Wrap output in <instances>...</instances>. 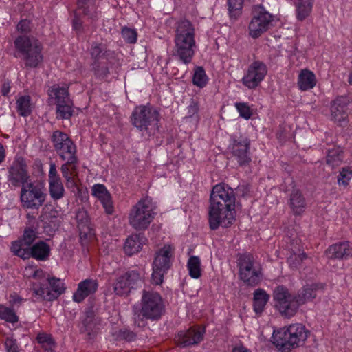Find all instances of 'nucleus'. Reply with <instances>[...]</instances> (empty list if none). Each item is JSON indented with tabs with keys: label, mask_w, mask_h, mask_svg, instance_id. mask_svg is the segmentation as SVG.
Segmentation results:
<instances>
[{
	"label": "nucleus",
	"mask_w": 352,
	"mask_h": 352,
	"mask_svg": "<svg viewBox=\"0 0 352 352\" xmlns=\"http://www.w3.org/2000/svg\"><path fill=\"white\" fill-rule=\"evenodd\" d=\"M50 251L49 245L43 241H40L31 246L30 257L43 261L49 256Z\"/></svg>",
	"instance_id": "33"
},
{
	"label": "nucleus",
	"mask_w": 352,
	"mask_h": 352,
	"mask_svg": "<svg viewBox=\"0 0 352 352\" xmlns=\"http://www.w3.org/2000/svg\"><path fill=\"white\" fill-rule=\"evenodd\" d=\"M243 3V0H228V10L231 18L236 19L240 16Z\"/></svg>",
	"instance_id": "41"
},
{
	"label": "nucleus",
	"mask_w": 352,
	"mask_h": 352,
	"mask_svg": "<svg viewBox=\"0 0 352 352\" xmlns=\"http://www.w3.org/2000/svg\"><path fill=\"white\" fill-rule=\"evenodd\" d=\"M236 197L234 190L226 184L215 185L211 191L208 207L210 228H227L234 220Z\"/></svg>",
	"instance_id": "1"
},
{
	"label": "nucleus",
	"mask_w": 352,
	"mask_h": 352,
	"mask_svg": "<svg viewBox=\"0 0 352 352\" xmlns=\"http://www.w3.org/2000/svg\"><path fill=\"white\" fill-rule=\"evenodd\" d=\"M208 76L202 67H197L195 69L192 82L199 88L204 87L208 83Z\"/></svg>",
	"instance_id": "39"
},
{
	"label": "nucleus",
	"mask_w": 352,
	"mask_h": 352,
	"mask_svg": "<svg viewBox=\"0 0 352 352\" xmlns=\"http://www.w3.org/2000/svg\"><path fill=\"white\" fill-rule=\"evenodd\" d=\"M164 303L162 296L157 292L143 291L141 300V309L135 314V323L138 327H144V319L159 320L164 312Z\"/></svg>",
	"instance_id": "5"
},
{
	"label": "nucleus",
	"mask_w": 352,
	"mask_h": 352,
	"mask_svg": "<svg viewBox=\"0 0 352 352\" xmlns=\"http://www.w3.org/2000/svg\"><path fill=\"white\" fill-rule=\"evenodd\" d=\"M11 86L9 81H5L1 86V94L3 96H7L10 91Z\"/></svg>",
	"instance_id": "53"
},
{
	"label": "nucleus",
	"mask_w": 352,
	"mask_h": 352,
	"mask_svg": "<svg viewBox=\"0 0 352 352\" xmlns=\"http://www.w3.org/2000/svg\"><path fill=\"white\" fill-rule=\"evenodd\" d=\"M240 278L247 285L255 286L262 278L261 268L250 254H241L237 260Z\"/></svg>",
	"instance_id": "9"
},
{
	"label": "nucleus",
	"mask_w": 352,
	"mask_h": 352,
	"mask_svg": "<svg viewBox=\"0 0 352 352\" xmlns=\"http://www.w3.org/2000/svg\"><path fill=\"white\" fill-rule=\"evenodd\" d=\"M6 352H19V346L16 340L12 338H7L4 343Z\"/></svg>",
	"instance_id": "49"
},
{
	"label": "nucleus",
	"mask_w": 352,
	"mask_h": 352,
	"mask_svg": "<svg viewBox=\"0 0 352 352\" xmlns=\"http://www.w3.org/2000/svg\"><path fill=\"white\" fill-rule=\"evenodd\" d=\"M52 142L55 151L62 160L72 162L77 158L76 146L67 134L56 131L52 136Z\"/></svg>",
	"instance_id": "13"
},
{
	"label": "nucleus",
	"mask_w": 352,
	"mask_h": 352,
	"mask_svg": "<svg viewBox=\"0 0 352 352\" xmlns=\"http://www.w3.org/2000/svg\"><path fill=\"white\" fill-rule=\"evenodd\" d=\"M124 41L129 43H135L137 41L138 34L135 30L124 27L121 32Z\"/></svg>",
	"instance_id": "45"
},
{
	"label": "nucleus",
	"mask_w": 352,
	"mask_h": 352,
	"mask_svg": "<svg viewBox=\"0 0 352 352\" xmlns=\"http://www.w3.org/2000/svg\"><path fill=\"white\" fill-rule=\"evenodd\" d=\"M45 189L41 184L29 182L22 185L20 199L23 208L38 209L45 202Z\"/></svg>",
	"instance_id": "10"
},
{
	"label": "nucleus",
	"mask_w": 352,
	"mask_h": 352,
	"mask_svg": "<svg viewBox=\"0 0 352 352\" xmlns=\"http://www.w3.org/2000/svg\"><path fill=\"white\" fill-rule=\"evenodd\" d=\"M250 140L245 137L234 138L229 146L231 158L236 160L239 165L245 166L251 161L250 156Z\"/></svg>",
	"instance_id": "14"
},
{
	"label": "nucleus",
	"mask_w": 352,
	"mask_h": 352,
	"mask_svg": "<svg viewBox=\"0 0 352 352\" xmlns=\"http://www.w3.org/2000/svg\"><path fill=\"white\" fill-rule=\"evenodd\" d=\"M16 111L21 116L30 115L34 109V103L29 95H19L16 102Z\"/></svg>",
	"instance_id": "28"
},
{
	"label": "nucleus",
	"mask_w": 352,
	"mask_h": 352,
	"mask_svg": "<svg viewBox=\"0 0 352 352\" xmlns=\"http://www.w3.org/2000/svg\"><path fill=\"white\" fill-rule=\"evenodd\" d=\"M0 318L11 323L17 322L19 319L15 312L10 308L0 305Z\"/></svg>",
	"instance_id": "42"
},
{
	"label": "nucleus",
	"mask_w": 352,
	"mask_h": 352,
	"mask_svg": "<svg viewBox=\"0 0 352 352\" xmlns=\"http://www.w3.org/2000/svg\"><path fill=\"white\" fill-rule=\"evenodd\" d=\"M145 242L146 239L143 235L132 234L126 239L124 245V250L127 255L131 256L139 252Z\"/></svg>",
	"instance_id": "25"
},
{
	"label": "nucleus",
	"mask_w": 352,
	"mask_h": 352,
	"mask_svg": "<svg viewBox=\"0 0 352 352\" xmlns=\"http://www.w3.org/2000/svg\"><path fill=\"white\" fill-rule=\"evenodd\" d=\"M317 82L314 73L309 69H302L298 77V86L301 91H308L313 89Z\"/></svg>",
	"instance_id": "27"
},
{
	"label": "nucleus",
	"mask_w": 352,
	"mask_h": 352,
	"mask_svg": "<svg viewBox=\"0 0 352 352\" xmlns=\"http://www.w3.org/2000/svg\"><path fill=\"white\" fill-rule=\"evenodd\" d=\"M349 82L351 85H352V72L349 74Z\"/></svg>",
	"instance_id": "60"
},
{
	"label": "nucleus",
	"mask_w": 352,
	"mask_h": 352,
	"mask_svg": "<svg viewBox=\"0 0 352 352\" xmlns=\"http://www.w3.org/2000/svg\"><path fill=\"white\" fill-rule=\"evenodd\" d=\"M8 180L12 185L19 186L28 182L29 175L27 170V165L24 159L17 157L14 159L8 170Z\"/></svg>",
	"instance_id": "17"
},
{
	"label": "nucleus",
	"mask_w": 352,
	"mask_h": 352,
	"mask_svg": "<svg viewBox=\"0 0 352 352\" xmlns=\"http://www.w3.org/2000/svg\"><path fill=\"white\" fill-rule=\"evenodd\" d=\"M31 245H28L27 243L19 240L13 242L11 246L12 252L16 256L27 259L30 258Z\"/></svg>",
	"instance_id": "34"
},
{
	"label": "nucleus",
	"mask_w": 352,
	"mask_h": 352,
	"mask_svg": "<svg viewBox=\"0 0 352 352\" xmlns=\"http://www.w3.org/2000/svg\"><path fill=\"white\" fill-rule=\"evenodd\" d=\"M174 43V55L183 63H190L197 47L195 25L190 21L182 19L177 22Z\"/></svg>",
	"instance_id": "4"
},
{
	"label": "nucleus",
	"mask_w": 352,
	"mask_h": 352,
	"mask_svg": "<svg viewBox=\"0 0 352 352\" xmlns=\"http://www.w3.org/2000/svg\"><path fill=\"white\" fill-rule=\"evenodd\" d=\"M325 253L331 259H348L352 257V243L349 241L336 243L329 246Z\"/></svg>",
	"instance_id": "23"
},
{
	"label": "nucleus",
	"mask_w": 352,
	"mask_h": 352,
	"mask_svg": "<svg viewBox=\"0 0 352 352\" xmlns=\"http://www.w3.org/2000/svg\"><path fill=\"white\" fill-rule=\"evenodd\" d=\"M47 94L50 98L55 99L56 103L71 100L68 92V86L67 85L60 86L59 84H55L49 87Z\"/></svg>",
	"instance_id": "29"
},
{
	"label": "nucleus",
	"mask_w": 352,
	"mask_h": 352,
	"mask_svg": "<svg viewBox=\"0 0 352 352\" xmlns=\"http://www.w3.org/2000/svg\"><path fill=\"white\" fill-rule=\"evenodd\" d=\"M174 254V248L166 245L157 253L153 263L152 283L160 285L163 282L164 274L170 268L171 258Z\"/></svg>",
	"instance_id": "12"
},
{
	"label": "nucleus",
	"mask_w": 352,
	"mask_h": 352,
	"mask_svg": "<svg viewBox=\"0 0 352 352\" xmlns=\"http://www.w3.org/2000/svg\"><path fill=\"white\" fill-rule=\"evenodd\" d=\"M267 72V67L261 61L256 60L250 65L242 78L243 84L248 89H254L259 85Z\"/></svg>",
	"instance_id": "15"
},
{
	"label": "nucleus",
	"mask_w": 352,
	"mask_h": 352,
	"mask_svg": "<svg viewBox=\"0 0 352 352\" xmlns=\"http://www.w3.org/2000/svg\"><path fill=\"white\" fill-rule=\"evenodd\" d=\"M72 114V102L71 100L56 103V118L58 119H69Z\"/></svg>",
	"instance_id": "37"
},
{
	"label": "nucleus",
	"mask_w": 352,
	"mask_h": 352,
	"mask_svg": "<svg viewBox=\"0 0 352 352\" xmlns=\"http://www.w3.org/2000/svg\"><path fill=\"white\" fill-rule=\"evenodd\" d=\"M187 267L192 278H198L201 276V261L198 256H190L187 263Z\"/></svg>",
	"instance_id": "38"
},
{
	"label": "nucleus",
	"mask_w": 352,
	"mask_h": 352,
	"mask_svg": "<svg viewBox=\"0 0 352 352\" xmlns=\"http://www.w3.org/2000/svg\"><path fill=\"white\" fill-rule=\"evenodd\" d=\"M37 342L46 352H52L54 348V342L52 337L45 333H38L36 336Z\"/></svg>",
	"instance_id": "40"
},
{
	"label": "nucleus",
	"mask_w": 352,
	"mask_h": 352,
	"mask_svg": "<svg viewBox=\"0 0 352 352\" xmlns=\"http://www.w3.org/2000/svg\"><path fill=\"white\" fill-rule=\"evenodd\" d=\"M89 327H87V326H86V327H85V330H84V331H85V332H87V334H88L89 336L95 335L96 331H92V332H91V331H89Z\"/></svg>",
	"instance_id": "59"
},
{
	"label": "nucleus",
	"mask_w": 352,
	"mask_h": 352,
	"mask_svg": "<svg viewBox=\"0 0 352 352\" xmlns=\"http://www.w3.org/2000/svg\"><path fill=\"white\" fill-rule=\"evenodd\" d=\"M199 104L197 101L192 100L190 102V104L187 107V115L186 116V118H194L196 122H198L200 118L199 115Z\"/></svg>",
	"instance_id": "44"
},
{
	"label": "nucleus",
	"mask_w": 352,
	"mask_h": 352,
	"mask_svg": "<svg viewBox=\"0 0 352 352\" xmlns=\"http://www.w3.org/2000/svg\"><path fill=\"white\" fill-rule=\"evenodd\" d=\"M156 206L149 197L140 199L129 213V223L135 230L147 229L156 215Z\"/></svg>",
	"instance_id": "7"
},
{
	"label": "nucleus",
	"mask_w": 352,
	"mask_h": 352,
	"mask_svg": "<svg viewBox=\"0 0 352 352\" xmlns=\"http://www.w3.org/2000/svg\"><path fill=\"white\" fill-rule=\"evenodd\" d=\"M347 100L344 97H338L331 103V119L339 124H342L348 118Z\"/></svg>",
	"instance_id": "24"
},
{
	"label": "nucleus",
	"mask_w": 352,
	"mask_h": 352,
	"mask_svg": "<svg viewBox=\"0 0 352 352\" xmlns=\"http://www.w3.org/2000/svg\"><path fill=\"white\" fill-rule=\"evenodd\" d=\"M321 287L318 284L307 285L294 295L286 287L278 286L274 291L275 306L283 316L290 318L296 314L301 305L315 298L317 290Z\"/></svg>",
	"instance_id": "2"
},
{
	"label": "nucleus",
	"mask_w": 352,
	"mask_h": 352,
	"mask_svg": "<svg viewBox=\"0 0 352 352\" xmlns=\"http://www.w3.org/2000/svg\"><path fill=\"white\" fill-rule=\"evenodd\" d=\"M343 161V152L340 146L333 145L327 150L326 163L332 168L340 166Z\"/></svg>",
	"instance_id": "31"
},
{
	"label": "nucleus",
	"mask_w": 352,
	"mask_h": 352,
	"mask_svg": "<svg viewBox=\"0 0 352 352\" xmlns=\"http://www.w3.org/2000/svg\"><path fill=\"white\" fill-rule=\"evenodd\" d=\"M232 352H251L248 349L245 348L243 346H235L232 349Z\"/></svg>",
	"instance_id": "56"
},
{
	"label": "nucleus",
	"mask_w": 352,
	"mask_h": 352,
	"mask_svg": "<svg viewBox=\"0 0 352 352\" xmlns=\"http://www.w3.org/2000/svg\"><path fill=\"white\" fill-rule=\"evenodd\" d=\"M73 28L78 32H80L82 29V20L77 16H75L74 19H73Z\"/></svg>",
	"instance_id": "52"
},
{
	"label": "nucleus",
	"mask_w": 352,
	"mask_h": 352,
	"mask_svg": "<svg viewBox=\"0 0 352 352\" xmlns=\"http://www.w3.org/2000/svg\"><path fill=\"white\" fill-rule=\"evenodd\" d=\"M309 331L299 323L292 324L273 333V343L283 352H289L292 348L303 343L308 337Z\"/></svg>",
	"instance_id": "6"
},
{
	"label": "nucleus",
	"mask_w": 352,
	"mask_h": 352,
	"mask_svg": "<svg viewBox=\"0 0 352 352\" xmlns=\"http://www.w3.org/2000/svg\"><path fill=\"white\" fill-rule=\"evenodd\" d=\"M159 112L150 106L136 107L131 115V122L141 131H149L158 128Z\"/></svg>",
	"instance_id": "8"
},
{
	"label": "nucleus",
	"mask_w": 352,
	"mask_h": 352,
	"mask_svg": "<svg viewBox=\"0 0 352 352\" xmlns=\"http://www.w3.org/2000/svg\"><path fill=\"white\" fill-rule=\"evenodd\" d=\"M274 16L262 6H255L252 10V18L249 24V34L252 38H258L273 25Z\"/></svg>",
	"instance_id": "11"
},
{
	"label": "nucleus",
	"mask_w": 352,
	"mask_h": 352,
	"mask_svg": "<svg viewBox=\"0 0 352 352\" xmlns=\"http://www.w3.org/2000/svg\"><path fill=\"white\" fill-rule=\"evenodd\" d=\"M241 188H243L245 189L246 191L248 190V186H239V189L241 190Z\"/></svg>",
	"instance_id": "61"
},
{
	"label": "nucleus",
	"mask_w": 352,
	"mask_h": 352,
	"mask_svg": "<svg viewBox=\"0 0 352 352\" xmlns=\"http://www.w3.org/2000/svg\"><path fill=\"white\" fill-rule=\"evenodd\" d=\"M91 195L100 201L107 214H112L114 212L111 195L104 185L94 184L91 187Z\"/></svg>",
	"instance_id": "21"
},
{
	"label": "nucleus",
	"mask_w": 352,
	"mask_h": 352,
	"mask_svg": "<svg viewBox=\"0 0 352 352\" xmlns=\"http://www.w3.org/2000/svg\"><path fill=\"white\" fill-rule=\"evenodd\" d=\"M141 282V276L136 271H131L119 276L113 284L114 292L118 296L128 294Z\"/></svg>",
	"instance_id": "16"
},
{
	"label": "nucleus",
	"mask_w": 352,
	"mask_h": 352,
	"mask_svg": "<svg viewBox=\"0 0 352 352\" xmlns=\"http://www.w3.org/2000/svg\"><path fill=\"white\" fill-rule=\"evenodd\" d=\"M36 236V232L33 230L28 228L25 230L23 239L21 240L27 243L28 245H32Z\"/></svg>",
	"instance_id": "50"
},
{
	"label": "nucleus",
	"mask_w": 352,
	"mask_h": 352,
	"mask_svg": "<svg viewBox=\"0 0 352 352\" xmlns=\"http://www.w3.org/2000/svg\"><path fill=\"white\" fill-rule=\"evenodd\" d=\"M270 296L265 291L261 289H256L254 294V309L255 312H262Z\"/></svg>",
	"instance_id": "35"
},
{
	"label": "nucleus",
	"mask_w": 352,
	"mask_h": 352,
	"mask_svg": "<svg viewBox=\"0 0 352 352\" xmlns=\"http://www.w3.org/2000/svg\"><path fill=\"white\" fill-rule=\"evenodd\" d=\"M49 188L51 197L54 199H59L64 195L65 189L61 179L58 174L56 166L52 162L49 171Z\"/></svg>",
	"instance_id": "20"
},
{
	"label": "nucleus",
	"mask_w": 352,
	"mask_h": 352,
	"mask_svg": "<svg viewBox=\"0 0 352 352\" xmlns=\"http://www.w3.org/2000/svg\"><path fill=\"white\" fill-rule=\"evenodd\" d=\"M77 161V158H75L72 162L65 160V163L62 164L60 167L62 176L65 181V186L72 191L78 189L79 184Z\"/></svg>",
	"instance_id": "18"
},
{
	"label": "nucleus",
	"mask_w": 352,
	"mask_h": 352,
	"mask_svg": "<svg viewBox=\"0 0 352 352\" xmlns=\"http://www.w3.org/2000/svg\"><path fill=\"white\" fill-rule=\"evenodd\" d=\"M135 336L133 332H130V331H124L123 332V337L129 341L133 340L135 338Z\"/></svg>",
	"instance_id": "54"
},
{
	"label": "nucleus",
	"mask_w": 352,
	"mask_h": 352,
	"mask_svg": "<svg viewBox=\"0 0 352 352\" xmlns=\"http://www.w3.org/2000/svg\"><path fill=\"white\" fill-rule=\"evenodd\" d=\"M104 51V47L101 44H96L91 49V56L94 58H99Z\"/></svg>",
	"instance_id": "51"
},
{
	"label": "nucleus",
	"mask_w": 352,
	"mask_h": 352,
	"mask_svg": "<svg viewBox=\"0 0 352 352\" xmlns=\"http://www.w3.org/2000/svg\"><path fill=\"white\" fill-rule=\"evenodd\" d=\"M6 158V149L4 146L0 143V164L5 160Z\"/></svg>",
	"instance_id": "55"
},
{
	"label": "nucleus",
	"mask_w": 352,
	"mask_h": 352,
	"mask_svg": "<svg viewBox=\"0 0 352 352\" xmlns=\"http://www.w3.org/2000/svg\"><path fill=\"white\" fill-rule=\"evenodd\" d=\"M78 10L88 16L91 19L98 18L95 0H78Z\"/></svg>",
	"instance_id": "32"
},
{
	"label": "nucleus",
	"mask_w": 352,
	"mask_h": 352,
	"mask_svg": "<svg viewBox=\"0 0 352 352\" xmlns=\"http://www.w3.org/2000/svg\"><path fill=\"white\" fill-rule=\"evenodd\" d=\"M352 178V170L350 168H342L340 172V175L338 179L339 185H343L346 186L348 185L349 182Z\"/></svg>",
	"instance_id": "46"
},
{
	"label": "nucleus",
	"mask_w": 352,
	"mask_h": 352,
	"mask_svg": "<svg viewBox=\"0 0 352 352\" xmlns=\"http://www.w3.org/2000/svg\"><path fill=\"white\" fill-rule=\"evenodd\" d=\"M43 276V271L42 270H36L34 271L32 276L35 278H40Z\"/></svg>",
	"instance_id": "58"
},
{
	"label": "nucleus",
	"mask_w": 352,
	"mask_h": 352,
	"mask_svg": "<svg viewBox=\"0 0 352 352\" xmlns=\"http://www.w3.org/2000/svg\"><path fill=\"white\" fill-rule=\"evenodd\" d=\"M10 301L12 303H14V304L17 303V302H20L21 301V300H22L19 296H16L15 294L14 295H10Z\"/></svg>",
	"instance_id": "57"
},
{
	"label": "nucleus",
	"mask_w": 352,
	"mask_h": 352,
	"mask_svg": "<svg viewBox=\"0 0 352 352\" xmlns=\"http://www.w3.org/2000/svg\"><path fill=\"white\" fill-rule=\"evenodd\" d=\"M235 107L239 113L241 117L248 120L251 118L252 115V111L250 107V106L247 103L239 102L236 103Z\"/></svg>",
	"instance_id": "47"
},
{
	"label": "nucleus",
	"mask_w": 352,
	"mask_h": 352,
	"mask_svg": "<svg viewBox=\"0 0 352 352\" xmlns=\"http://www.w3.org/2000/svg\"><path fill=\"white\" fill-rule=\"evenodd\" d=\"M204 333L203 329L193 327L186 331H179L175 337V342L182 346L195 344L203 339Z\"/></svg>",
	"instance_id": "19"
},
{
	"label": "nucleus",
	"mask_w": 352,
	"mask_h": 352,
	"mask_svg": "<svg viewBox=\"0 0 352 352\" xmlns=\"http://www.w3.org/2000/svg\"><path fill=\"white\" fill-rule=\"evenodd\" d=\"M47 283L50 286V290L53 295H56V298L63 294L65 291L64 283L59 278H47Z\"/></svg>",
	"instance_id": "43"
},
{
	"label": "nucleus",
	"mask_w": 352,
	"mask_h": 352,
	"mask_svg": "<svg viewBox=\"0 0 352 352\" xmlns=\"http://www.w3.org/2000/svg\"><path fill=\"white\" fill-rule=\"evenodd\" d=\"M30 30V21L24 19L18 23L17 30L23 34L14 40L15 56L21 58L26 67H36L43 61V47L36 38L25 34Z\"/></svg>",
	"instance_id": "3"
},
{
	"label": "nucleus",
	"mask_w": 352,
	"mask_h": 352,
	"mask_svg": "<svg viewBox=\"0 0 352 352\" xmlns=\"http://www.w3.org/2000/svg\"><path fill=\"white\" fill-rule=\"evenodd\" d=\"M97 280L87 278L78 284L76 291L74 293L72 298L74 302H81L89 296L94 294L98 289Z\"/></svg>",
	"instance_id": "22"
},
{
	"label": "nucleus",
	"mask_w": 352,
	"mask_h": 352,
	"mask_svg": "<svg viewBox=\"0 0 352 352\" xmlns=\"http://www.w3.org/2000/svg\"><path fill=\"white\" fill-rule=\"evenodd\" d=\"M306 258L307 255L304 252L299 254H293L289 257L288 262L292 267L296 268Z\"/></svg>",
	"instance_id": "48"
},
{
	"label": "nucleus",
	"mask_w": 352,
	"mask_h": 352,
	"mask_svg": "<svg viewBox=\"0 0 352 352\" xmlns=\"http://www.w3.org/2000/svg\"><path fill=\"white\" fill-rule=\"evenodd\" d=\"M289 207L294 215L302 214L306 209V200L299 190H294L289 198Z\"/></svg>",
	"instance_id": "26"
},
{
	"label": "nucleus",
	"mask_w": 352,
	"mask_h": 352,
	"mask_svg": "<svg viewBox=\"0 0 352 352\" xmlns=\"http://www.w3.org/2000/svg\"><path fill=\"white\" fill-rule=\"evenodd\" d=\"M32 291L36 300L51 301L56 299V295H53L50 289L43 283H32Z\"/></svg>",
	"instance_id": "30"
},
{
	"label": "nucleus",
	"mask_w": 352,
	"mask_h": 352,
	"mask_svg": "<svg viewBox=\"0 0 352 352\" xmlns=\"http://www.w3.org/2000/svg\"><path fill=\"white\" fill-rule=\"evenodd\" d=\"M56 210L50 208H44L43 212L41 216V220L43 223L45 228L50 227L56 228L58 226Z\"/></svg>",
	"instance_id": "36"
}]
</instances>
